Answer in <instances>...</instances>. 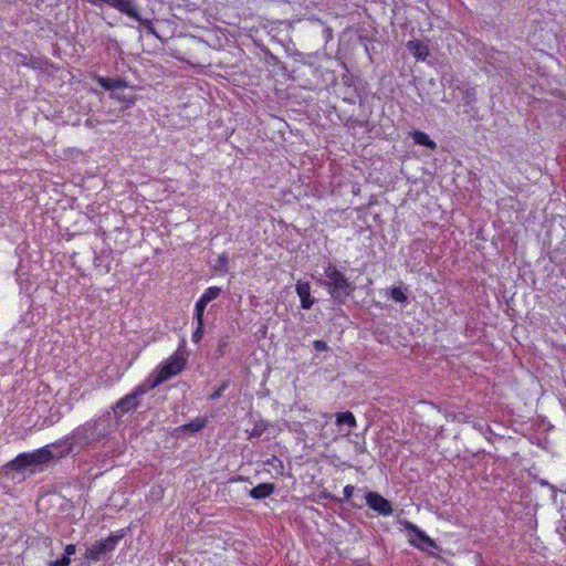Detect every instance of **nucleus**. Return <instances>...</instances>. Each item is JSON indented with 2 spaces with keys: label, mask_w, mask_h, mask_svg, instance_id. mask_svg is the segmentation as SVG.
<instances>
[{
  "label": "nucleus",
  "mask_w": 566,
  "mask_h": 566,
  "mask_svg": "<svg viewBox=\"0 0 566 566\" xmlns=\"http://www.w3.org/2000/svg\"><path fill=\"white\" fill-rule=\"evenodd\" d=\"M272 461H279L277 457L273 455Z\"/></svg>",
  "instance_id": "obj_42"
},
{
  "label": "nucleus",
  "mask_w": 566,
  "mask_h": 566,
  "mask_svg": "<svg viewBox=\"0 0 566 566\" xmlns=\"http://www.w3.org/2000/svg\"><path fill=\"white\" fill-rule=\"evenodd\" d=\"M138 397L134 391L120 398L113 407L112 410L115 416H122L132 409H136L139 406Z\"/></svg>",
  "instance_id": "obj_12"
},
{
  "label": "nucleus",
  "mask_w": 566,
  "mask_h": 566,
  "mask_svg": "<svg viewBox=\"0 0 566 566\" xmlns=\"http://www.w3.org/2000/svg\"><path fill=\"white\" fill-rule=\"evenodd\" d=\"M335 417V422L339 427L346 424L348 428H354L357 424L356 418L352 411L337 412Z\"/></svg>",
  "instance_id": "obj_20"
},
{
  "label": "nucleus",
  "mask_w": 566,
  "mask_h": 566,
  "mask_svg": "<svg viewBox=\"0 0 566 566\" xmlns=\"http://www.w3.org/2000/svg\"><path fill=\"white\" fill-rule=\"evenodd\" d=\"M324 275L325 279H319L318 283L327 290L334 303L344 305L356 290L355 283L333 263L324 268Z\"/></svg>",
  "instance_id": "obj_2"
},
{
  "label": "nucleus",
  "mask_w": 566,
  "mask_h": 566,
  "mask_svg": "<svg viewBox=\"0 0 566 566\" xmlns=\"http://www.w3.org/2000/svg\"><path fill=\"white\" fill-rule=\"evenodd\" d=\"M562 517H563V522L565 524L564 528L566 530V514H563Z\"/></svg>",
  "instance_id": "obj_40"
},
{
  "label": "nucleus",
  "mask_w": 566,
  "mask_h": 566,
  "mask_svg": "<svg viewBox=\"0 0 566 566\" xmlns=\"http://www.w3.org/2000/svg\"><path fill=\"white\" fill-rule=\"evenodd\" d=\"M70 564H71V558L62 555L60 558L50 562L49 566H69Z\"/></svg>",
  "instance_id": "obj_32"
},
{
  "label": "nucleus",
  "mask_w": 566,
  "mask_h": 566,
  "mask_svg": "<svg viewBox=\"0 0 566 566\" xmlns=\"http://www.w3.org/2000/svg\"><path fill=\"white\" fill-rule=\"evenodd\" d=\"M229 337L228 336H224V337H221L218 342V346L216 348V352H214V355L217 358H221L223 357L227 352H228V347H229Z\"/></svg>",
  "instance_id": "obj_25"
},
{
  "label": "nucleus",
  "mask_w": 566,
  "mask_h": 566,
  "mask_svg": "<svg viewBox=\"0 0 566 566\" xmlns=\"http://www.w3.org/2000/svg\"><path fill=\"white\" fill-rule=\"evenodd\" d=\"M164 384L163 378L156 373H151L140 385H138L133 391L138 398L147 394L149 390Z\"/></svg>",
  "instance_id": "obj_15"
},
{
  "label": "nucleus",
  "mask_w": 566,
  "mask_h": 566,
  "mask_svg": "<svg viewBox=\"0 0 566 566\" xmlns=\"http://www.w3.org/2000/svg\"><path fill=\"white\" fill-rule=\"evenodd\" d=\"M363 500L378 515L389 516L394 512L392 503L376 491L365 490Z\"/></svg>",
  "instance_id": "obj_9"
},
{
  "label": "nucleus",
  "mask_w": 566,
  "mask_h": 566,
  "mask_svg": "<svg viewBox=\"0 0 566 566\" xmlns=\"http://www.w3.org/2000/svg\"><path fill=\"white\" fill-rule=\"evenodd\" d=\"M116 10L138 22L139 27L144 28L149 34L161 40L160 35L154 28L151 19L143 18L133 0H123Z\"/></svg>",
  "instance_id": "obj_7"
},
{
  "label": "nucleus",
  "mask_w": 566,
  "mask_h": 566,
  "mask_svg": "<svg viewBox=\"0 0 566 566\" xmlns=\"http://www.w3.org/2000/svg\"><path fill=\"white\" fill-rule=\"evenodd\" d=\"M405 528L409 533V542L411 545L418 547L421 551H428L429 548H438L437 543L430 538L416 524L405 521Z\"/></svg>",
  "instance_id": "obj_11"
},
{
  "label": "nucleus",
  "mask_w": 566,
  "mask_h": 566,
  "mask_svg": "<svg viewBox=\"0 0 566 566\" xmlns=\"http://www.w3.org/2000/svg\"><path fill=\"white\" fill-rule=\"evenodd\" d=\"M220 294H221L220 287L210 286L205 291V293L199 298L201 301H203L206 304H209L211 301L218 298Z\"/></svg>",
  "instance_id": "obj_23"
},
{
  "label": "nucleus",
  "mask_w": 566,
  "mask_h": 566,
  "mask_svg": "<svg viewBox=\"0 0 566 566\" xmlns=\"http://www.w3.org/2000/svg\"><path fill=\"white\" fill-rule=\"evenodd\" d=\"M541 484H542V485H549V483H548L547 481H545V480H542V481H541Z\"/></svg>",
  "instance_id": "obj_41"
},
{
  "label": "nucleus",
  "mask_w": 566,
  "mask_h": 566,
  "mask_svg": "<svg viewBox=\"0 0 566 566\" xmlns=\"http://www.w3.org/2000/svg\"><path fill=\"white\" fill-rule=\"evenodd\" d=\"M216 270L221 273H227L229 271V258L227 253H222L218 256Z\"/></svg>",
  "instance_id": "obj_26"
},
{
  "label": "nucleus",
  "mask_w": 566,
  "mask_h": 566,
  "mask_svg": "<svg viewBox=\"0 0 566 566\" xmlns=\"http://www.w3.org/2000/svg\"><path fill=\"white\" fill-rule=\"evenodd\" d=\"M17 57V64L35 67V61L33 56H28L27 54L18 53Z\"/></svg>",
  "instance_id": "obj_29"
},
{
  "label": "nucleus",
  "mask_w": 566,
  "mask_h": 566,
  "mask_svg": "<svg viewBox=\"0 0 566 566\" xmlns=\"http://www.w3.org/2000/svg\"><path fill=\"white\" fill-rule=\"evenodd\" d=\"M313 347L316 352H327L331 349L329 346L327 345V343L324 340H321V339L314 340Z\"/></svg>",
  "instance_id": "obj_33"
},
{
  "label": "nucleus",
  "mask_w": 566,
  "mask_h": 566,
  "mask_svg": "<svg viewBox=\"0 0 566 566\" xmlns=\"http://www.w3.org/2000/svg\"><path fill=\"white\" fill-rule=\"evenodd\" d=\"M275 492V484L270 482L260 483L249 490V495L254 500H264Z\"/></svg>",
  "instance_id": "obj_16"
},
{
  "label": "nucleus",
  "mask_w": 566,
  "mask_h": 566,
  "mask_svg": "<svg viewBox=\"0 0 566 566\" xmlns=\"http://www.w3.org/2000/svg\"><path fill=\"white\" fill-rule=\"evenodd\" d=\"M63 447H54L48 444L33 452H23L15 457V465L20 469V472H29L30 474L36 471H43L44 467L59 458V452Z\"/></svg>",
  "instance_id": "obj_3"
},
{
  "label": "nucleus",
  "mask_w": 566,
  "mask_h": 566,
  "mask_svg": "<svg viewBox=\"0 0 566 566\" xmlns=\"http://www.w3.org/2000/svg\"><path fill=\"white\" fill-rule=\"evenodd\" d=\"M186 365L187 358L182 354L176 352L168 359L163 361L155 371L163 378L165 382L171 377L181 373L186 368Z\"/></svg>",
  "instance_id": "obj_8"
},
{
  "label": "nucleus",
  "mask_w": 566,
  "mask_h": 566,
  "mask_svg": "<svg viewBox=\"0 0 566 566\" xmlns=\"http://www.w3.org/2000/svg\"><path fill=\"white\" fill-rule=\"evenodd\" d=\"M292 72L294 74L293 80H303V87L319 88L323 85L321 81L322 72L313 63L302 62Z\"/></svg>",
  "instance_id": "obj_6"
},
{
  "label": "nucleus",
  "mask_w": 566,
  "mask_h": 566,
  "mask_svg": "<svg viewBox=\"0 0 566 566\" xmlns=\"http://www.w3.org/2000/svg\"><path fill=\"white\" fill-rule=\"evenodd\" d=\"M207 305L208 304H206L200 298L196 302L193 317L197 321V323H199V325L205 323V310H206Z\"/></svg>",
  "instance_id": "obj_24"
},
{
  "label": "nucleus",
  "mask_w": 566,
  "mask_h": 566,
  "mask_svg": "<svg viewBox=\"0 0 566 566\" xmlns=\"http://www.w3.org/2000/svg\"><path fill=\"white\" fill-rule=\"evenodd\" d=\"M87 1L94 6H97L99 3H105L114 9H117V7L119 6V3L123 0H87Z\"/></svg>",
  "instance_id": "obj_31"
},
{
  "label": "nucleus",
  "mask_w": 566,
  "mask_h": 566,
  "mask_svg": "<svg viewBox=\"0 0 566 566\" xmlns=\"http://www.w3.org/2000/svg\"><path fill=\"white\" fill-rule=\"evenodd\" d=\"M478 97L476 91L473 87H468L462 91L461 103L458 105L462 107V114L468 117L469 122L481 120L479 107L476 106Z\"/></svg>",
  "instance_id": "obj_10"
},
{
  "label": "nucleus",
  "mask_w": 566,
  "mask_h": 566,
  "mask_svg": "<svg viewBox=\"0 0 566 566\" xmlns=\"http://www.w3.org/2000/svg\"><path fill=\"white\" fill-rule=\"evenodd\" d=\"M129 527L122 528L117 532L111 533L106 538L96 541L88 547L84 554L85 559L92 562H99L107 559L108 555L113 553L119 541L127 535Z\"/></svg>",
  "instance_id": "obj_4"
},
{
  "label": "nucleus",
  "mask_w": 566,
  "mask_h": 566,
  "mask_svg": "<svg viewBox=\"0 0 566 566\" xmlns=\"http://www.w3.org/2000/svg\"><path fill=\"white\" fill-rule=\"evenodd\" d=\"M229 385H230V380L229 379L223 380L220 384V386L217 389H214L213 392H211L209 395V400H217V399H219L223 395V392L228 389Z\"/></svg>",
  "instance_id": "obj_27"
},
{
  "label": "nucleus",
  "mask_w": 566,
  "mask_h": 566,
  "mask_svg": "<svg viewBox=\"0 0 566 566\" xmlns=\"http://www.w3.org/2000/svg\"><path fill=\"white\" fill-rule=\"evenodd\" d=\"M96 82L105 91H109L111 98L123 103L122 112L135 104L137 96L135 94H126L127 83L119 77L96 76Z\"/></svg>",
  "instance_id": "obj_5"
},
{
  "label": "nucleus",
  "mask_w": 566,
  "mask_h": 566,
  "mask_svg": "<svg viewBox=\"0 0 566 566\" xmlns=\"http://www.w3.org/2000/svg\"><path fill=\"white\" fill-rule=\"evenodd\" d=\"M203 333H205V323H202L201 325H199V323H197V328L192 333V342L196 344L199 343L203 337Z\"/></svg>",
  "instance_id": "obj_30"
},
{
  "label": "nucleus",
  "mask_w": 566,
  "mask_h": 566,
  "mask_svg": "<svg viewBox=\"0 0 566 566\" xmlns=\"http://www.w3.org/2000/svg\"><path fill=\"white\" fill-rule=\"evenodd\" d=\"M235 481H245V482H250V479L248 476H242V475H239Z\"/></svg>",
  "instance_id": "obj_37"
},
{
  "label": "nucleus",
  "mask_w": 566,
  "mask_h": 566,
  "mask_svg": "<svg viewBox=\"0 0 566 566\" xmlns=\"http://www.w3.org/2000/svg\"><path fill=\"white\" fill-rule=\"evenodd\" d=\"M295 291L300 297L301 307L303 310H311L316 302V298L311 294V284L308 282L297 281Z\"/></svg>",
  "instance_id": "obj_13"
},
{
  "label": "nucleus",
  "mask_w": 566,
  "mask_h": 566,
  "mask_svg": "<svg viewBox=\"0 0 566 566\" xmlns=\"http://www.w3.org/2000/svg\"><path fill=\"white\" fill-rule=\"evenodd\" d=\"M94 263H95V265H99V256H95Z\"/></svg>",
  "instance_id": "obj_39"
},
{
  "label": "nucleus",
  "mask_w": 566,
  "mask_h": 566,
  "mask_svg": "<svg viewBox=\"0 0 566 566\" xmlns=\"http://www.w3.org/2000/svg\"><path fill=\"white\" fill-rule=\"evenodd\" d=\"M413 143L423 147H427L430 150H436L437 143L430 138V136L421 130H413L410 133Z\"/></svg>",
  "instance_id": "obj_18"
},
{
  "label": "nucleus",
  "mask_w": 566,
  "mask_h": 566,
  "mask_svg": "<svg viewBox=\"0 0 566 566\" xmlns=\"http://www.w3.org/2000/svg\"><path fill=\"white\" fill-rule=\"evenodd\" d=\"M112 428V412L105 411L98 418L80 424L70 434L52 443V446L63 447L59 452V458H64L73 453L76 448H88L108 439Z\"/></svg>",
  "instance_id": "obj_1"
},
{
  "label": "nucleus",
  "mask_w": 566,
  "mask_h": 566,
  "mask_svg": "<svg viewBox=\"0 0 566 566\" xmlns=\"http://www.w3.org/2000/svg\"><path fill=\"white\" fill-rule=\"evenodd\" d=\"M250 421L253 422V428L249 432V439H259L270 427V423L261 418L254 419L253 412H249Z\"/></svg>",
  "instance_id": "obj_17"
},
{
  "label": "nucleus",
  "mask_w": 566,
  "mask_h": 566,
  "mask_svg": "<svg viewBox=\"0 0 566 566\" xmlns=\"http://www.w3.org/2000/svg\"><path fill=\"white\" fill-rule=\"evenodd\" d=\"M75 553H76V545L69 544L65 546L63 555L71 558V556L74 555Z\"/></svg>",
  "instance_id": "obj_36"
},
{
  "label": "nucleus",
  "mask_w": 566,
  "mask_h": 566,
  "mask_svg": "<svg viewBox=\"0 0 566 566\" xmlns=\"http://www.w3.org/2000/svg\"><path fill=\"white\" fill-rule=\"evenodd\" d=\"M387 295L396 303H408L407 287L402 289L401 286H394L387 292Z\"/></svg>",
  "instance_id": "obj_21"
},
{
  "label": "nucleus",
  "mask_w": 566,
  "mask_h": 566,
  "mask_svg": "<svg viewBox=\"0 0 566 566\" xmlns=\"http://www.w3.org/2000/svg\"><path fill=\"white\" fill-rule=\"evenodd\" d=\"M15 458L6 464L0 467V476L1 475H9L11 471L20 472V469L14 464Z\"/></svg>",
  "instance_id": "obj_28"
},
{
  "label": "nucleus",
  "mask_w": 566,
  "mask_h": 566,
  "mask_svg": "<svg viewBox=\"0 0 566 566\" xmlns=\"http://www.w3.org/2000/svg\"><path fill=\"white\" fill-rule=\"evenodd\" d=\"M406 48L418 61H424L430 55L429 45L420 40L408 41Z\"/></svg>",
  "instance_id": "obj_14"
},
{
  "label": "nucleus",
  "mask_w": 566,
  "mask_h": 566,
  "mask_svg": "<svg viewBox=\"0 0 566 566\" xmlns=\"http://www.w3.org/2000/svg\"><path fill=\"white\" fill-rule=\"evenodd\" d=\"M349 120L352 122L353 126L367 127L369 125V118L367 116L363 118L350 117Z\"/></svg>",
  "instance_id": "obj_34"
},
{
  "label": "nucleus",
  "mask_w": 566,
  "mask_h": 566,
  "mask_svg": "<svg viewBox=\"0 0 566 566\" xmlns=\"http://www.w3.org/2000/svg\"><path fill=\"white\" fill-rule=\"evenodd\" d=\"M354 492H355V486L354 485H346L343 490V493H344V500H346L350 507L353 509H361L364 503H363V497L360 499V501H356L355 499H353L354 496Z\"/></svg>",
  "instance_id": "obj_22"
},
{
  "label": "nucleus",
  "mask_w": 566,
  "mask_h": 566,
  "mask_svg": "<svg viewBox=\"0 0 566 566\" xmlns=\"http://www.w3.org/2000/svg\"><path fill=\"white\" fill-rule=\"evenodd\" d=\"M207 426V418L197 417L190 422L181 426L179 429L185 432L196 433L201 431Z\"/></svg>",
  "instance_id": "obj_19"
},
{
  "label": "nucleus",
  "mask_w": 566,
  "mask_h": 566,
  "mask_svg": "<svg viewBox=\"0 0 566 566\" xmlns=\"http://www.w3.org/2000/svg\"><path fill=\"white\" fill-rule=\"evenodd\" d=\"M319 496L322 499L331 500V501L336 502V503H340L342 502V499L335 496L334 494H332L329 492H322Z\"/></svg>",
  "instance_id": "obj_35"
},
{
  "label": "nucleus",
  "mask_w": 566,
  "mask_h": 566,
  "mask_svg": "<svg viewBox=\"0 0 566 566\" xmlns=\"http://www.w3.org/2000/svg\"><path fill=\"white\" fill-rule=\"evenodd\" d=\"M51 543H52V539L50 537H45L44 538V544L45 545H51Z\"/></svg>",
  "instance_id": "obj_38"
}]
</instances>
